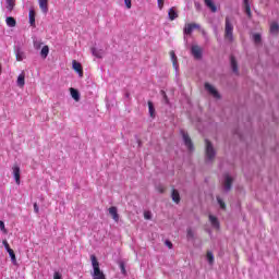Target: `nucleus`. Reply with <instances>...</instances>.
Wrapping results in <instances>:
<instances>
[{
	"mask_svg": "<svg viewBox=\"0 0 279 279\" xmlns=\"http://www.w3.org/2000/svg\"><path fill=\"white\" fill-rule=\"evenodd\" d=\"M225 38L226 40H229V43L234 40V26L232 25V22H230V17H226Z\"/></svg>",
	"mask_w": 279,
	"mask_h": 279,
	"instance_id": "obj_1",
	"label": "nucleus"
},
{
	"mask_svg": "<svg viewBox=\"0 0 279 279\" xmlns=\"http://www.w3.org/2000/svg\"><path fill=\"white\" fill-rule=\"evenodd\" d=\"M17 86L20 88H23L25 86V72H22L19 76H17Z\"/></svg>",
	"mask_w": 279,
	"mask_h": 279,
	"instance_id": "obj_16",
	"label": "nucleus"
},
{
	"mask_svg": "<svg viewBox=\"0 0 279 279\" xmlns=\"http://www.w3.org/2000/svg\"><path fill=\"white\" fill-rule=\"evenodd\" d=\"M90 51H92V54L95 56V58H99V59L104 58V50H101V49L99 50V49L93 47V48H90Z\"/></svg>",
	"mask_w": 279,
	"mask_h": 279,
	"instance_id": "obj_15",
	"label": "nucleus"
},
{
	"mask_svg": "<svg viewBox=\"0 0 279 279\" xmlns=\"http://www.w3.org/2000/svg\"><path fill=\"white\" fill-rule=\"evenodd\" d=\"M29 16V24L34 27L36 25V11L31 10L28 13Z\"/></svg>",
	"mask_w": 279,
	"mask_h": 279,
	"instance_id": "obj_18",
	"label": "nucleus"
},
{
	"mask_svg": "<svg viewBox=\"0 0 279 279\" xmlns=\"http://www.w3.org/2000/svg\"><path fill=\"white\" fill-rule=\"evenodd\" d=\"M171 197L172 202H175V187H172Z\"/></svg>",
	"mask_w": 279,
	"mask_h": 279,
	"instance_id": "obj_43",
	"label": "nucleus"
},
{
	"mask_svg": "<svg viewBox=\"0 0 279 279\" xmlns=\"http://www.w3.org/2000/svg\"><path fill=\"white\" fill-rule=\"evenodd\" d=\"M205 89L214 97L215 99H221V94H219V90L215 88L210 83H205Z\"/></svg>",
	"mask_w": 279,
	"mask_h": 279,
	"instance_id": "obj_3",
	"label": "nucleus"
},
{
	"mask_svg": "<svg viewBox=\"0 0 279 279\" xmlns=\"http://www.w3.org/2000/svg\"><path fill=\"white\" fill-rule=\"evenodd\" d=\"M159 10H162L165 8V0H157Z\"/></svg>",
	"mask_w": 279,
	"mask_h": 279,
	"instance_id": "obj_38",
	"label": "nucleus"
},
{
	"mask_svg": "<svg viewBox=\"0 0 279 279\" xmlns=\"http://www.w3.org/2000/svg\"><path fill=\"white\" fill-rule=\"evenodd\" d=\"M8 254H9V256H10V258H11V260H12V263H13V265H16L17 263H16V254H14V250H9L8 251Z\"/></svg>",
	"mask_w": 279,
	"mask_h": 279,
	"instance_id": "obj_25",
	"label": "nucleus"
},
{
	"mask_svg": "<svg viewBox=\"0 0 279 279\" xmlns=\"http://www.w3.org/2000/svg\"><path fill=\"white\" fill-rule=\"evenodd\" d=\"M148 112L150 119H156V107H154V102L151 100H148Z\"/></svg>",
	"mask_w": 279,
	"mask_h": 279,
	"instance_id": "obj_13",
	"label": "nucleus"
},
{
	"mask_svg": "<svg viewBox=\"0 0 279 279\" xmlns=\"http://www.w3.org/2000/svg\"><path fill=\"white\" fill-rule=\"evenodd\" d=\"M160 95L162 96L165 104H169V98L167 97V93L165 90H161Z\"/></svg>",
	"mask_w": 279,
	"mask_h": 279,
	"instance_id": "obj_34",
	"label": "nucleus"
},
{
	"mask_svg": "<svg viewBox=\"0 0 279 279\" xmlns=\"http://www.w3.org/2000/svg\"><path fill=\"white\" fill-rule=\"evenodd\" d=\"M2 245H4L7 252H10V250H12V248L10 247V243H8V240H3V241H2Z\"/></svg>",
	"mask_w": 279,
	"mask_h": 279,
	"instance_id": "obj_37",
	"label": "nucleus"
},
{
	"mask_svg": "<svg viewBox=\"0 0 279 279\" xmlns=\"http://www.w3.org/2000/svg\"><path fill=\"white\" fill-rule=\"evenodd\" d=\"M278 32H279V25H278V23H272V24L270 25V34H278Z\"/></svg>",
	"mask_w": 279,
	"mask_h": 279,
	"instance_id": "obj_26",
	"label": "nucleus"
},
{
	"mask_svg": "<svg viewBox=\"0 0 279 279\" xmlns=\"http://www.w3.org/2000/svg\"><path fill=\"white\" fill-rule=\"evenodd\" d=\"M72 69L78 74L80 77H84V68H82V63L76 60L72 61Z\"/></svg>",
	"mask_w": 279,
	"mask_h": 279,
	"instance_id": "obj_6",
	"label": "nucleus"
},
{
	"mask_svg": "<svg viewBox=\"0 0 279 279\" xmlns=\"http://www.w3.org/2000/svg\"><path fill=\"white\" fill-rule=\"evenodd\" d=\"M205 5H207L211 12H217V5H215L213 0H205Z\"/></svg>",
	"mask_w": 279,
	"mask_h": 279,
	"instance_id": "obj_20",
	"label": "nucleus"
},
{
	"mask_svg": "<svg viewBox=\"0 0 279 279\" xmlns=\"http://www.w3.org/2000/svg\"><path fill=\"white\" fill-rule=\"evenodd\" d=\"M15 58H16L17 62H23V60L25 59V53L21 50H17L16 54H15Z\"/></svg>",
	"mask_w": 279,
	"mask_h": 279,
	"instance_id": "obj_24",
	"label": "nucleus"
},
{
	"mask_svg": "<svg viewBox=\"0 0 279 279\" xmlns=\"http://www.w3.org/2000/svg\"><path fill=\"white\" fill-rule=\"evenodd\" d=\"M53 279H62V274L56 271V272L53 274Z\"/></svg>",
	"mask_w": 279,
	"mask_h": 279,
	"instance_id": "obj_42",
	"label": "nucleus"
},
{
	"mask_svg": "<svg viewBox=\"0 0 279 279\" xmlns=\"http://www.w3.org/2000/svg\"><path fill=\"white\" fill-rule=\"evenodd\" d=\"M187 241H193L195 239V231L192 228H187L186 230Z\"/></svg>",
	"mask_w": 279,
	"mask_h": 279,
	"instance_id": "obj_22",
	"label": "nucleus"
},
{
	"mask_svg": "<svg viewBox=\"0 0 279 279\" xmlns=\"http://www.w3.org/2000/svg\"><path fill=\"white\" fill-rule=\"evenodd\" d=\"M34 213H36V215L40 213V209L38 208V203H34Z\"/></svg>",
	"mask_w": 279,
	"mask_h": 279,
	"instance_id": "obj_41",
	"label": "nucleus"
},
{
	"mask_svg": "<svg viewBox=\"0 0 279 279\" xmlns=\"http://www.w3.org/2000/svg\"><path fill=\"white\" fill-rule=\"evenodd\" d=\"M5 23L9 27H16V20L12 16L7 17Z\"/></svg>",
	"mask_w": 279,
	"mask_h": 279,
	"instance_id": "obj_21",
	"label": "nucleus"
},
{
	"mask_svg": "<svg viewBox=\"0 0 279 279\" xmlns=\"http://www.w3.org/2000/svg\"><path fill=\"white\" fill-rule=\"evenodd\" d=\"M125 7L128 8V10H130L132 8V0H124Z\"/></svg>",
	"mask_w": 279,
	"mask_h": 279,
	"instance_id": "obj_40",
	"label": "nucleus"
},
{
	"mask_svg": "<svg viewBox=\"0 0 279 279\" xmlns=\"http://www.w3.org/2000/svg\"><path fill=\"white\" fill-rule=\"evenodd\" d=\"M109 215L112 217L113 221L119 222V211L117 207L114 206L110 207Z\"/></svg>",
	"mask_w": 279,
	"mask_h": 279,
	"instance_id": "obj_11",
	"label": "nucleus"
},
{
	"mask_svg": "<svg viewBox=\"0 0 279 279\" xmlns=\"http://www.w3.org/2000/svg\"><path fill=\"white\" fill-rule=\"evenodd\" d=\"M144 219L149 221L151 219V211H144Z\"/></svg>",
	"mask_w": 279,
	"mask_h": 279,
	"instance_id": "obj_36",
	"label": "nucleus"
},
{
	"mask_svg": "<svg viewBox=\"0 0 279 279\" xmlns=\"http://www.w3.org/2000/svg\"><path fill=\"white\" fill-rule=\"evenodd\" d=\"M13 171V178L15 180V184L20 185L21 184V167L19 165H14L12 167Z\"/></svg>",
	"mask_w": 279,
	"mask_h": 279,
	"instance_id": "obj_5",
	"label": "nucleus"
},
{
	"mask_svg": "<svg viewBox=\"0 0 279 279\" xmlns=\"http://www.w3.org/2000/svg\"><path fill=\"white\" fill-rule=\"evenodd\" d=\"M40 56L44 60L49 56V46H44L41 48Z\"/></svg>",
	"mask_w": 279,
	"mask_h": 279,
	"instance_id": "obj_23",
	"label": "nucleus"
},
{
	"mask_svg": "<svg viewBox=\"0 0 279 279\" xmlns=\"http://www.w3.org/2000/svg\"><path fill=\"white\" fill-rule=\"evenodd\" d=\"M168 14L170 21H175V8H171Z\"/></svg>",
	"mask_w": 279,
	"mask_h": 279,
	"instance_id": "obj_28",
	"label": "nucleus"
},
{
	"mask_svg": "<svg viewBox=\"0 0 279 279\" xmlns=\"http://www.w3.org/2000/svg\"><path fill=\"white\" fill-rule=\"evenodd\" d=\"M0 230L4 233L8 234V230L5 229V222L0 220Z\"/></svg>",
	"mask_w": 279,
	"mask_h": 279,
	"instance_id": "obj_31",
	"label": "nucleus"
},
{
	"mask_svg": "<svg viewBox=\"0 0 279 279\" xmlns=\"http://www.w3.org/2000/svg\"><path fill=\"white\" fill-rule=\"evenodd\" d=\"M120 269H121V274H123V276L128 275V270H125V264L123 262L120 263Z\"/></svg>",
	"mask_w": 279,
	"mask_h": 279,
	"instance_id": "obj_32",
	"label": "nucleus"
},
{
	"mask_svg": "<svg viewBox=\"0 0 279 279\" xmlns=\"http://www.w3.org/2000/svg\"><path fill=\"white\" fill-rule=\"evenodd\" d=\"M0 75H1V64H0Z\"/></svg>",
	"mask_w": 279,
	"mask_h": 279,
	"instance_id": "obj_48",
	"label": "nucleus"
},
{
	"mask_svg": "<svg viewBox=\"0 0 279 279\" xmlns=\"http://www.w3.org/2000/svg\"><path fill=\"white\" fill-rule=\"evenodd\" d=\"M232 182H233L232 177H230L229 174H226L225 175V182H223L225 191H231Z\"/></svg>",
	"mask_w": 279,
	"mask_h": 279,
	"instance_id": "obj_8",
	"label": "nucleus"
},
{
	"mask_svg": "<svg viewBox=\"0 0 279 279\" xmlns=\"http://www.w3.org/2000/svg\"><path fill=\"white\" fill-rule=\"evenodd\" d=\"M208 218L213 228H216V230H219V228H221V225L219 223V219L216 216L209 215Z\"/></svg>",
	"mask_w": 279,
	"mask_h": 279,
	"instance_id": "obj_12",
	"label": "nucleus"
},
{
	"mask_svg": "<svg viewBox=\"0 0 279 279\" xmlns=\"http://www.w3.org/2000/svg\"><path fill=\"white\" fill-rule=\"evenodd\" d=\"M41 45H43V44L37 43V41L34 43L35 49H40Z\"/></svg>",
	"mask_w": 279,
	"mask_h": 279,
	"instance_id": "obj_46",
	"label": "nucleus"
},
{
	"mask_svg": "<svg viewBox=\"0 0 279 279\" xmlns=\"http://www.w3.org/2000/svg\"><path fill=\"white\" fill-rule=\"evenodd\" d=\"M71 97L74 101H80V92L73 87L70 88Z\"/></svg>",
	"mask_w": 279,
	"mask_h": 279,
	"instance_id": "obj_19",
	"label": "nucleus"
},
{
	"mask_svg": "<svg viewBox=\"0 0 279 279\" xmlns=\"http://www.w3.org/2000/svg\"><path fill=\"white\" fill-rule=\"evenodd\" d=\"M191 51L196 60H202V48L199 46H192Z\"/></svg>",
	"mask_w": 279,
	"mask_h": 279,
	"instance_id": "obj_7",
	"label": "nucleus"
},
{
	"mask_svg": "<svg viewBox=\"0 0 279 279\" xmlns=\"http://www.w3.org/2000/svg\"><path fill=\"white\" fill-rule=\"evenodd\" d=\"M170 57H171V61H172V66H175V51L171 50Z\"/></svg>",
	"mask_w": 279,
	"mask_h": 279,
	"instance_id": "obj_33",
	"label": "nucleus"
},
{
	"mask_svg": "<svg viewBox=\"0 0 279 279\" xmlns=\"http://www.w3.org/2000/svg\"><path fill=\"white\" fill-rule=\"evenodd\" d=\"M230 60L233 73H235V75H239V64L236 63V59L234 58V56H231Z\"/></svg>",
	"mask_w": 279,
	"mask_h": 279,
	"instance_id": "obj_14",
	"label": "nucleus"
},
{
	"mask_svg": "<svg viewBox=\"0 0 279 279\" xmlns=\"http://www.w3.org/2000/svg\"><path fill=\"white\" fill-rule=\"evenodd\" d=\"M253 40L256 45L260 44V40H262L260 34H254Z\"/></svg>",
	"mask_w": 279,
	"mask_h": 279,
	"instance_id": "obj_30",
	"label": "nucleus"
},
{
	"mask_svg": "<svg viewBox=\"0 0 279 279\" xmlns=\"http://www.w3.org/2000/svg\"><path fill=\"white\" fill-rule=\"evenodd\" d=\"M245 8V12L248 16H252V8L248 5L244 7Z\"/></svg>",
	"mask_w": 279,
	"mask_h": 279,
	"instance_id": "obj_39",
	"label": "nucleus"
},
{
	"mask_svg": "<svg viewBox=\"0 0 279 279\" xmlns=\"http://www.w3.org/2000/svg\"><path fill=\"white\" fill-rule=\"evenodd\" d=\"M193 29H199V24L190 23L185 26L184 33L187 35L193 34Z\"/></svg>",
	"mask_w": 279,
	"mask_h": 279,
	"instance_id": "obj_10",
	"label": "nucleus"
},
{
	"mask_svg": "<svg viewBox=\"0 0 279 279\" xmlns=\"http://www.w3.org/2000/svg\"><path fill=\"white\" fill-rule=\"evenodd\" d=\"M167 247H169V250H171V247H173V243H171V241L167 240L166 242Z\"/></svg>",
	"mask_w": 279,
	"mask_h": 279,
	"instance_id": "obj_45",
	"label": "nucleus"
},
{
	"mask_svg": "<svg viewBox=\"0 0 279 279\" xmlns=\"http://www.w3.org/2000/svg\"><path fill=\"white\" fill-rule=\"evenodd\" d=\"M156 191H157L158 193H165L166 187H165V185H157V186H156Z\"/></svg>",
	"mask_w": 279,
	"mask_h": 279,
	"instance_id": "obj_35",
	"label": "nucleus"
},
{
	"mask_svg": "<svg viewBox=\"0 0 279 279\" xmlns=\"http://www.w3.org/2000/svg\"><path fill=\"white\" fill-rule=\"evenodd\" d=\"M38 4L44 14L49 12V0H38Z\"/></svg>",
	"mask_w": 279,
	"mask_h": 279,
	"instance_id": "obj_9",
	"label": "nucleus"
},
{
	"mask_svg": "<svg viewBox=\"0 0 279 279\" xmlns=\"http://www.w3.org/2000/svg\"><path fill=\"white\" fill-rule=\"evenodd\" d=\"M207 260L209 265H213L215 263V255H213V252H207Z\"/></svg>",
	"mask_w": 279,
	"mask_h": 279,
	"instance_id": "obj_27",
	"label": "nucleus"
},
{
	"mask_svg": "<svg viewBox=\"0 0 279 279\" xmlns=\"http://www.w3.org/2000/svg\"><path fill=\"white\" fill-rule=\"evenodd\" d=\"M181 134L184 141L185 147L189 149V151H193L195 147L193 146V141L191 140V136H189V134L184 131H181Z\"/></svg>",
	"mask_w": 279,
	"mask_h": 279,
	"instance_id": "obj_4",
	"label": "nucleus"
},
{
	"mask_svg": "<svg viewBox=\"0 0 279 279\" xmlns=\"http://www.w3.org/2000/svg\"><path fill=\"white\" fill-rule=\"evenodd\" d=\"M217 202H218L220 208L222 210H226V202H223V199H221V197H219V196L217 197Z\"/></svg>",
	"mask_w": 279,
	"mask_h": 279,
	"instance_id": "obj_29",
	"label": "nucleus"
},
{
	"mask_svg": "<svg viewBox=\"0 0 279 279\" xmlns=\"http://www.w3.org/2000/svg\"><path fill=\"white\" fill-rule=\"evenodd\" d=\"M175 204H180V193L175 192Z\"/></svg>",
	"mask_w": 279,
	"mask_h": 279,
	"instance_id": "obj_44",
	"label": "nucleus"
},
{
	"mask_svg": "<svg viewBox=\"0 0 279 279\" xmlns=\"http://www.w3.org/2000/svg\"><path fill=\"white\" fill-rule=\"evenodd\" d=\"M244 7L250 5V0H243Z\"/></svg>",
	"mask_w": 279,
	"mask_h": 279,
	"instance_id": "obj_47",
	"label": "nucleus"
},
{
	"mask_svg": "<svg viewBox=\"0 0 279 279\" xmlns=\"http://www.w3.org/2000/svg\"><path fill=\"white\" fill-rule=\"evenodd\" d=\"M7 1V10L8 12H12L16 7V0H5Z\"/></svg>",
	"mask_w": 279,
	"mask_h": 279,
	"instance_id": "obj_17",
	"label": "nucleus"
},
{
	"mask_svg": "<svg viewBox=\"0 0 279 279\" xmlns=\"http://www.w3.org/2000/svg\"><path fill=\"white\" fill-rule=\"evenodd\" d=\"M205 154H206V158L207 160H214L215 159V147H213V143H210V141L205 140Z\"/></svg>",
	"mask_w": 279,
	"mask_h": 279,
	"instance_id": "obj_2",
	"label": "nucleus"
}]
</instances>
